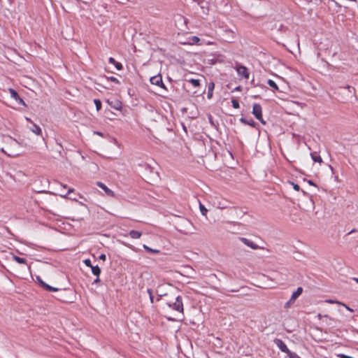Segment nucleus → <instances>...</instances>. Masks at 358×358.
Returning <instances> with one entry per match:
<instances>
[{
    "mask_svg": "<svg viewBox=\"0 0 358 358\" xmlns=\"http://www.w3.org/2000/svg\"><path fill=\"white\" fill-rule=\"evenodd\" d=\"M5 142H6V144L1 148V151L10 157H15L18 156L19 155V153L17 152V149L19 148L18 142L15 139H14L11 137H8L6 139Z\"/></svg>",
    "mask_w": 358,
    "mask_h": 358,
    "instance_id": "nucleus-1",
    "label": "nucleus"
},
{
    "mask_svg": "<svg viewBox=\"0 0 358 358\" xmlns=\"http://www.w3.org/2000/svg\"><path fill=\"white\" fill-rule=\"evenodd\" d=\"M235 69L239 76H242L246 80L249 79L250 72L246 66H243L238 63H236Z\"/></svg>",
    "mask_w": 358,
    "mask_h": 358,
    "instance_id": "nucleus-2",
    "label": "nucleus"
},
{
    "mask_svg": "<svg viewBox=\"0 0 358 358\" xmlns=\"http://www.w3.org/2000/svg\"><path fill=\"white\" fill-rule=\"evenodd\" d=\"M252 114L255 117L260 121L263 124H265L266 122L263 119L262 116V108L260 104L255 103L252 107Z\"/></svg>",
    "mask_w": 358,
    "mask_h": 358,
    "instance_id": "nucleus-3",
    "label": "nucleus"
},
{
    "mask_svg": "<svg viewBox=\"0 0 358 358\" xmlns=\"http://www.w3.org/2000/svg\"><path fill=\"white\" fill-rule=\"evenodd\" d=\"M169 306L171 307L173 310L182 313L183 312V303L182 297L178 296L176 298L175 301L172 303H169Z\"/></svg>",
    "mask_w": 358,
    "mask_h": 358,
    "instance_id": "nucleus-4",
    "label": "nucleus"
},
{
    "mask_svg": "<svg viewBox=\"0 0 358 358\" xmlns=\"http://www.w3.org/2000/svg\"><path fill=\"white\" fill-rule=\"evenodd\" d=\"M274 343L282 352L286 353L287 355L291 352L286 344L282 340L276 338L274 341Z\"/></svg>",
    "mask_w": 358,
    "mask_h": 358,
    "instance_id": "nucleus-5",
    "label": "nucleus"
},
{
    "mask_svg": "<svg viewBox=\"0 0 358 358\" xmlns=\"http://www.w3.org/2000/svg\"><path fill=\"white\" fill-rule=\"evenodd\" d=\"M96 185L101 188L106 193V194L110 197H115V194L113 190L109 189L104 183L102 182H97Z\"/></svg>",
    "mask_w": 358,
    "mask_h": 358,
    "instance_id": "nucleus-6",
    "label": "nucleus"
},
{
    "mask_svg": "<svg viewBox=\"0 0 358 358\" xmlns=\"http://www.w3.org/2000/svg\"><path fill=\"white\" fill-rule=\"evenodd\" d=\"M240 241L243 243L245 244V245L250 247V248L253 249V250H257V249H260L261 248L257 245L256 243H255L253 241L246 238H244V237H241L240 238Z\"/></svg>",
    "mask_w": 358,
    "mask_h": 358,
    "instance_id": "nucleus-7",
    "label": "nucleus"
},
{
    "mask_svg": "<svg viewBox=\"0 0 358 358\" xmlns=\"http://www.w3.org/2000/svg\"><path fill=\"white\" fill-rule=\"evenodd\" d=\"M8 92L10 94V96L14 99L15 100H16L17 101H18L19 103L23 105V106H25V103L24 101V100L22 99H21L20 97V96L18 95L17 92L12 89V88H9L8 89Z\"/></svg>",
    "mask_w": 358,
    "mask_h": 358,
    "instance_id": "nucleus-8",
    "label": "nucleus"
},
{
    "mask_svg": "<svg viewBox=\"0 0 358 358\" xmlns=\"http://www.w3.org/2000/svg\"><path fill=\"white\" fill-rule=\"evenodd\" d=\"M26 120L33 124V127L30 128V130L35 134L38 136H41L42 134V130L39 126L37 124L33 123V122L31 120L30 118L26 117Z\"/></svg>",
    "mask_w": 358,
    "mask_h": 358,
    "instance_id": "nucleus-9",
    "label": "nucleus"
},
{
    "mask_svg": "<svg viewBox=\"0 0 358 358\" xmlns=\"http://www.w3.org/2000/svg\"><path fill=\"white\" fill-rule=\"evenodd\" d=\"M150 83L157 86H163L162 78L160 75L153 76L150 78Z\"/></svg>",
    "mask_w": 358,
    "mask_h": 358,
    "instance_id": "nucleus-10",
    "label": "nucleus"
},
{
    "mask_svg": "<svg viewBox=\"0 0 358 358\" xmlns=\"http://www.w3.org/2000/svg\"><path fill=\"white\" fill-rule=\"evenodd\" d=\"M200 38L198 36H193L188 38V41L187 43H184V44L187 45H200Z\"/></svg>",
    "mask_w": 358,
    "mask_h": 358,
    "instance_id": "nucleus-11",
    "label": "nucleus"
},
{
    "mask_svg": "<svg viewBox=\"0 0 358 358\" xmlns=\"http://www.w3.org/2000/svg\"><path fill=\"white\" fill-rule=\"evenodd\" d=\"M303 288L299 287L297 289L293 292L291 296V301H295V300L302 294Z\"/></svg>",
    "mask_w": 358,
    "mask_h": 358,
    "instance_id": "nucleus-12",
    "label": "nucleus"
},
{
    "mask_svg": "<svg viewBox=\"0 0 358 358\" xmlns=\"http://www.w3.org/2000/svg\"><path fill=\"white\" fill-rule=\"evenodd\" d=\"M108 62L111 64H114L115 68L119 71L123 69L122 64L120 62H116L113 57H110L108 59Z\"/></svg>",
    "mask_w": 358,
    "mask_h": 358,
    "instance_id": "nucleus-13",
    "label": "nucleus"
},
{
    "mask_svg": "<svg viewBox=\"0 0 358 358\" xmlns=\"http://www.w3.org/2000/svg\"><path fill=\"white\" fill-rule=\"evenodd\" d=\"M310 156H311L312 159L315 162H318L320 164H322L323 162L321 156L319 154H317L316 152H312L310 154Z\"/></svg>",
    "mask_w": 358,
    "mask_h": 358,
    "instance_id": "nucleus-14",
    "label": "nucleus"
},
{
    "mask_svg": "<svg viewBox=\"0 0 358 358\" xmlns=\"http://www.w3.org/2000/svg\"><path fill=\"white\" fill-rule=\"evenodd\" d=\"M141 232L136 231V230H131L129 232V236L133 239H138L141 237Z\"/></svg>",
    "mask_w": 358,
    "mask_h": 358,
    "instance_id": "nucleus-15",
    "label": "nucleus"
},
{
    "mask_svg": "<svg viewBox=\"0 0 358 358\" xmlns=\"http://www.w3.org/2000/svg\"><path fill=\"white\" fill-rule=\"evenodd\" d=\"M215 88V84L214 83H210L208 84V99H210L213 96V90Z\"/></svg>",
    "mask_w": 358,
    "mask_h": 358,
    "instance_id": "nucleus-16",
    "label": "nucleus"
},
{
    "mask_svg": "<svg viewBox=\"0 0 358 358\" xmlns=\"http://www.w3.org/2000/svg\"><path fill=\"white\" fill-rule=\"evenodd\" d=\"M240 120L243 124L250 125L252 127H255V126H256V123L253 120H248L247 119L242 117V118H241Z\"/></svg>",
    "mask_w": 358,
    "mask_h": 358,
    "instance_id": "nucleus-17",
    "label": "nucleus"
},
{
    "mask_svg": "<svg viewBox=\"0 0 358 358\" xmlns=\"http://www.w3.org/2000/svg\"><path fill=\"white\" fill-rule=\"evenodd\" d=\"M41 284L43 286V287L45 288L48 291H50V292H57L59 290V289L53 287H51V286L47 285L46 283H45L44 282L41 281Z\"/></svg>",
    "mask_w": 358,
    "mask_h": 358,
    "instance_id": "nucleus-18",
    "label": "nucleus"
},
{
    "mask_svg": "<svg viewBox=\"0 0 358 358\" xmlns=\"http://www.w3.org/2000/svg\"><path fill=\"white\" fill-rule=\"evenodd\" d=\"M92 273L96 275V277H99L101 273V269L98 266H92L91 267Z\"/></svg>",
    "mask_w": 358,
    "mask_h": 358,
    "instance_id": "nucleus-19",
    "label": "nucleus"
},
{
    "mask_svg": "<svg viewBox=\"0 0 358 358\" xmlns=\"http://www.w3.org/2000/svg\"><path fill=\"white\" fill-rule=\"evenodd\" d=\"M187 81L189 83H191L194 87H197L199 86H200V80H198V79H194V78H192V79H189V80H187Z\"/></svg>",
    "mask_w": 358,
    "mask_h": 358,
    "instance_id": "nucleus-20",
    "label": "nucleus"
},
{
    "mask_svg": "<svg viewBox=\"0 0 358 358\" xmlns=\"http://www.w3.org/2000/svg\"><path fill=\"white\" fill-rule=\"evenodd\" d=\"M267 83L268 85L271 87L273 88L274 90H276V91H278L279 90V88L277 85V84L273 80H271L269 79L268 81H267Z\"/></svg>",
    "mask_w": 358,
    "mask_h": 358,
    "instance_id": "nucleus-21",
    "label": "nucleus"
},
{
    "mask_svg": "<svg viewBox=\"0 0 358 358\" xmlns=\"http://www.w3.org/2000/svg\"><path fill=\"white\" fill-rule=\"evenodd\" d=\"M13 259L18 264H26L27 260L24 258H22L17 256H13Z\"/></svg>",
    "mask_w": 358,
    "mask_h": 358,
    "instance_id": "nucleus-22",
    "label": "nucleus"
},
{
    "mask_svg": "<svg viewBox=\"0 0 358 358\" xmlns=\"http://www.w3.org/2000/svg\"><path fill=\"white\" fill-rule=\"evenodd\" d=\"M143 248L149 252H151V253H154V254H158L159 253V250H155V249H152L150 248H149L148 245H143Z\"/></svg>",
    "mask_w": 358,
    "mask_h": 358,
    "instance_id": "nucleus-23",
    "label": "nucleus"
},
{
    "mask_svg": "<svg viewBox=\"0 0 358 358\" xmlns=\"http://www.w3.org/2000/svg\"><path fill=\"white\" fill-rule=\"evenodd\" d=\"M108 103L116 110H120L122 108V103L119 101H116L113 105L109 101Z\"/></svg>",
    "mask_w": 358,
    "mask_h": 358,
    "instance_id": "nucleus-24",
    "label": "nucleus"
},
{
    "mask_svg": "<svg viewBox=\"0 0 358 358\" xmlns=\"http://www.w3.org/2000/svg\"><path fill=\"white\" fill-rule=\"evenodd\" d=\"M199 208L201 214L204 216L206 215L208 210L205 208V206L200 202L199 203Z\"/></svg>",
    "mask_w": 358,
    "mask_h": 358,
    "instance_id": "nucleus-25",
    "label": "nucleus"
},
{
    "mask_svg": "<svg viewBox=\"0 0 358 358\" xmlns=\"http://www.w3.org/2000/svg\"><path fill=\"white\" fill-rule=\"evenodd\" d=\"M231 103H232V106L235 108V109H238L240 108V104H239V102L237 99H232L231 100Z\"/></svg>",
    "mask_w": 358,
    "mask_h": 358,
    "instance_id": "nucleus-26",
    "label": "nucleus"
},
{
    "mask_svg": "<svg viewBox=\"0 0 358 358\" xmlns=\"http://www.w3.org/2000/svg\"><path fill=\"white\" fill-rule=\"evenodd\" d=\"M94 104L96 106V110H99L101 108V102L99 99H94Z\"/></svg>",
    "mask_w": 358,
    "mask_h": 358,
    "instance_id": "nucleus-27",
    "label": "nucleus"
},
{
    "mask_svg": "<svg viewBox=\"0 0 358 358\" xmlns=\"http://www.w3.org/2000/svg\"><path fill=\"white\" fill-rule=\"evenodd\" d=\"M108 80H110V81H112V82H113V83H115L116 84H120V80L117 78H115L114 76L108 77Z\"/></svg>",
    "mask_w": 358,
    "mask_h": 358,
    "instance_id": "nucleus-28",
    "label": "nucleus"
},
{
    "mask_svg": "<svg viewBox=\"0 0 358 358\" xmlns=\"http://www.w3.org/2000/svg\"><path fill=\"white\" fill-rule=\"evenodd\" d=\"M147 292L149 294L151 303H153V301H154V296L152 294V290L151 289H147Z\"/></svg>",
    "mask_w": 358,
    "mask_h": 358,
    "instance_id": "nucleus-29",
    "label": "nucleus"
},
{
    "mask_svg": "<svg viewBox=\"0 0 358 358\" xmlns=\"http://www.w3.org/2000/svg\"><path fill=\"white\" fill-rule=\"evenodd\" d=\"M326 302L328 303H336V304H338V305H341L342 304V302H340L338 301H335V300H331V299H328V300H326Z\"/></svg>",
    "mask_w": 358,
    "mask_h": 358,
    "instance_id": "nucleus-30",
    "label": "nucleus"
},
{
    "mask_svg": "<svg viewBox=\"0 0 358 358\" xmlns=\"http://www.w3.org/2000/svg\"><path fill=\"white\" fill-rule=\"evenodd\" d=\"M289 358H301L296 353L291 352L288 355Z\"/></svg>",
    "mask_w": 358,
    "mask_h": 358,
    "instance_id": "nucleus-31",
    "label": "nucleus"
},
{
    "mask_svg": "<svg viewBox=\"0 0 358 358\" xmlns=\"http://www.w3.org/2000/svg\"><path fill=\"white\" fill-rule=\"evenodd\" d=\"M84 264L88 267H92V264L91 263V260L90 259H86L84 260Z\"/></svg>",
    "mask_w": 358,
    "mask_h": 358,
    "instance_id": "nucleus-32",
    "label": "nucleus"
},
{
    "mask_svg": "<svg viewBox=\"0 0 358 358\" xmlns=\"http://www.w3.org/2000/svg\"><path fill=\"white\" fill-rule=\"evenodd\" d=\"M292 185H293V188L296 190V191H299L300 190V186L297 184H294V182L292 183Z\"/></svg>",
    "mask_w": 358,
    "mask_h": 358,
    "instance_id": "nucleus-33",
    "label": "nucleus"
},
{
    "mask_svg": "<svg viewBox=\"0 0 358 358\" xmlns=\"http://www.w3.org/2000/svg\"><path fill=\"white\" fill-rule=\"evenodd\" d=\"M341 306H344L348 310H349L350 312H353L354 310L352 309L351 308H350L349 306H348L346 304L342 303V304H341Z\"/></svg>",
    "mask_w": 358,
    "mask_h": 358,
    "instance_id": "nucleus-34",
    "label": "nucleus"
},
{
    "mask_svg": "<svg viewBox=\"0 0 358 358\" xmlns=\"http://www.w3.org/2000/svg\"><path fill=\"white\" fill-rule=\"evenodd\" d=\"M294 301H291V299L285 303V307L289 308Z\"/></svg>",
    "mask_w": 358,
    "mask_h": 358,
    "instance_id": "nucleus-35",
    "label": "nucleus"
},
{
    "mask_svg": "<svg viewBox=\"0 0 358 358\" xmlns=\"http://www.w3.org/2000/svg\"><path fill=\"white\" fill-rule=\"evenodd\" d=\"M73 192H74V189L73 188H69L68 189L67 192L64 195V196H66V195H68L70 193Z\"/></svg>",
    "mask_w": 358,
    "mask_h": 358,
    "instance_id": "nucleus-36",
    "label": "nucleus"
},
{
    "mask_svg": "<svg viewBox=\"0 0 358 358\" xmlns=\"http://www.w3.org/2000/svg\"><path fill=\"white\" fill-rule=\"evenodd\" d=\"M99 258L103 261L106 260V255H101Z\"/></svg>",
    "mask_w": 358,
    "mask_h": 358,
    "instance_id": "nucleus-37",
    "label": "nucleus"
},
{
    "mask_svg": "<svg viewBox=\"0 0 358 358\" xmlns=\"http://www.w3.org/2000/svg\"><path fill=\"white\" fill-rule=\"evenodd\" d=\"M100 281V279L99 277H96V278L94 280V283H98Z\"/></svg>",
    "mask_w": 358,
    "mask_h": 358,
    "instance_id": "nucleus-38",
    "label": "nucleus"
},
{
    "mask_svg": "<svg viewBox=\"0 0 358 358\" xmlns=\"http://www.w3.org/2000/svg\"><path fill=\"white\" fill-rule=\"evenodd\" d=\"M345 89H347L348 90L350 91L351 86L348 85H346V86L345 87Z\"/></svg>",
    "mask_w": 358,
    "mask_h": 358,
    "instance_id": "nucleus-39",
    "label": "nucleus"
},
{
    "mask_svg": "<svg viewBox=\"0 0 358 358\" xmlns=\"http://www.w3.org/2000/svg\"><path fill=\"white\" fill-rule=\"evenodd\" d=\"M95 134H96L97 135H99L101 136H102V134L101 132H99V131L95 132Z\"/></svg>",
    "mask_w": 358,
    "mask_h": 358,
    "instance_id": "nucleus-40",
    "label": "nucleus"
},
{
    "mask_svg": "<svg viewBox=\"0 0 358 358\" xmlns=\"http://www.w3.org/2000/svg\"><path fill=\"white\" fill-rule=\"evenodd\" d=\"M355 231H356V230H355V229H352V230H351V231L349 232V234H352V233H354V232H355Z\"/></svg>",
    "mask_w": 358,
    "mask_h": 358,
    "instance_id": "nucleus-41",
    "label": "nucleus"
},
{
    "mask_svg": "<svg viewBox=\"0 0 358 358\" xmlns=\"http://www.w3.org/2000/svg\"><path fill=\"white\" fill-rule=\"evenodd\" d=\"M62 186H63L64 188L66 187V186L65 185H63Z\"/></svg>",
    "mask_w": 358,
    "mask_h": 358,
    "instance_id": "nucleus-42",
    "label": "nucleus"
},
{
    "mask_svg": "<svg viewBox=\"0 0 358 358\" xmlns=\"http://www.w3.org/2000/svg\"><path fill=\"white\" fill-rule=\"evenodd\" d=\"M219 208H224V206H219Z\"/></svg>",
    "mask_w": 358,
    "mask_h": 358,
    "instance_id": "nucleus-43",
    "label": "nucleus"
},
{
    "mask_svg": "<svg viewBox=\"0 0 358 358\" xmlns=\"http://www.w3.org/2000/svg\"><path fill=\"white\" fill-rule=\"evenodd\" d=\"M357 282H358V278H355Z\"/></svg>",
    "mask_w": 358,
    "mask_h": 358,
    "instance_id": "nucleus-44",
    "label": "nucleus"
}]
</instances>
